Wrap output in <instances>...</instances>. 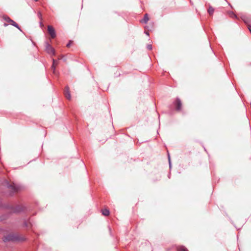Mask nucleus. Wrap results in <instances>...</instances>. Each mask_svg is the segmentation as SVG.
<instances>
[{
  "instance_id": "nucleus-1",
  "label": "nucleus",
  "mask_w": 251,
  "mask_h": 251,
  "mask_svg": "<svg viewBox=\"0 0 251 251\" xmlns=\"http://www.w3.org/2000/svg\"><path fill=\"white\" fill-rule=\"evenodd\" d=\"M25 239L20 237L17 234H9L4 237L3 241H23Z\"/></svg>"
},
{
  "instance_id": "nucleus-2",
  "label": "nucleus",
  "mask_w": 251,
  "mask_h": 251,
  "mask_svg": "<svg viewBox=\"0 0 251 251\" xmlns=\"http://www.w3.org/2000/svg\"><path fill=\"white\" fill-rule=\"evenodd\" d=\"M6 183L8 188L11 191V193L10 194V195H12L16 192H18L20 189V187L15 183H13L12 185H10L8 182Z\"/></svg>"
},
{
  "instance_id": "nucleus-3",
  "label": "nucleus",
  "mask_w": 251,
  "mask_h": 251,
  "mask_svg": "<svg viewBox=\"0 0 251 251\" xmlns=\"http://www.w3.org/2000/svg\"><path fill=\"white\" fill-rule=\"evenodd\" d=\"M2 18L4 20H5L6 22L8 23L10 25H13L14 26L16 27L18 29L21 31L17 23H16L13 20L10 19L9 17H8L7 16H3Z\"/></svg>"
},
{
  "instance_id": "nucleus-4",
  "label": "nucleus",
  "mask_w": 251,
  "mask_h": 251,
  "mask_svg": "<svg viewBox=\"0 0 251 251\" xmlns=\"http://www.w3.org/2000/svg\"><path fill=\"white\" fill-rule=\"evenodd\" d=\"M46 50L50 54L54 55L55 51L53 48L48 43H46Z\"/></svg>"
},
{
  "instance_id": "nucleus-5",
  "label": "nucleus",
  "mask_w": 251,
  "mask_h": 251,
  "mask_svg": "<svg viewBox=\"0 0 251 251\" xmlns=\"http://www.w3.org/2000/svg\"><path fill=\"white\" fill-rule=\"evenodd\" d=\"M174 105L176 107V109L177 110H180L181 108L182 103L180 100L179 98H177L175 101L174 102Z\"/></svg>"
},
{
  "instance_id": "nucleus-6",
  "label": "nucleus",
  "mask_w": 251,
  "mask_h": 251,
  "mask_svg": "<svg viewBox=\"0 0 251 251\" xmlns=\"http://www.w3.org/2000/svg\"><path fill=\"white\" fill-rule=\"evenodd\" d=\"M48 30L51 37L52 38H54L56 36L54 28L51 26L48 25Z\"/></svg>"
},
{
  "instance_id": "nucleus-7",
  "label": "nucleus",
  "mask_w": 251,
  "mask_h": 251,
  "mask_svg": "<svg viewBox=\"0 0 251 251\" xmlns=\"http://www.w3.org/2000/svg\"><path fill=\"white\" fill-rule=\"evenodd\" d=\"M64 95L65 96V97L68 99H71V94L69 92V88L68 86H66L65 87V90H64Z\"/></svg>"
},
{
  "instance_id": "nucleus-8",
  "label": "nucleus",
  "mask_w": 251,
  "mask_h": 251,
  "mask_svg": "<svg viewBox=\"0 0 251 251\" xmlns=\"http://www.w3.org/2000/svg\"><path fill=\"white\" fill-rule=\"evenodd\" d=\"M24 207L21 205H18L13 209V212L15 213L20 212L23 211Z\"/></svg>"
},
{
  "instance_id": "nucleus-9",
  "label": "nucleus",
  "mask_w": 251,
  "mask_h": 251,
  "mask_svg": "<svg viewBox=\"0 0 251 251\" xmlns=\"http://www.w3.org/2000/svg\"><path fill=\"white\" fill-rule=\"evenodd\" d=\"M57 63V61H56L55 59H52V65L51 66V69L53 71V73H54L55 69V65Z\"/></svg>"
},
{
  "instance_id": "nucleus-10",
  "label": "nucleus",
  "mask_w": 251,
  "mask_h": 251,
  "mask_svg": "<svg viewBox=\"0 0 251 251\" xmlns=\"http://www.w3.org/2000/svg\"><path fill=\"white\" fill-rule=\"evenodd\" d=\"M102 214L104 216H108L109 214V211L107 209H104L101 210Z\"/></svg>"
},
{
  "instance_id": "nucleus-11",
  "label": "nucleus",
  "mask_w": 251,
  "mask_h": 251,
  "mask_svg": "<svg viewBox=\"0 0 251 251\" xmlns=\"http://www.w3.org/2000/svg\"><path fill=\"white\" fill-rule=\"evenodd\" d=\"M177 251H188L184 246H179L177 248Z\"/></svg>"
},
{
  "instance_id": "nucleus-12",
  "label": "nucleus",
  "mask_w": 251,
  "mask_h": 251,
  "mask_svg": "<svg viewBox=\"0 0 251 251\" xmlns=\"http://www.w3.org/2000/svg\"><path fill=\"white\" fill-rule=\"evenodd\" d=\"M208 12L209 15H212L214 12V8L212 6H209L208 9Z\"/></svg>"
},
{
  "instance_id": "nucleus-13",
  "label": "nucleus",
  "mask_w": 251,
  "mask_h": 251,
  "mask_svg": "<svg viewBox=\"0 0 251 251\" xmlns=\"http://www.w3.org/2000/svg\"><path fill=\"white\" fill-rule=\"evenodd\" d=\"M149 20V18L148 17V15L147 14H146L144 16V19L143 20V21L145 23H147L148 21Z\"/></svg>"
},
{
  "instance_id": "nucleus-14",
  "label": "nucleus",
  "mask_w": 251,
  "mask_h": 251,
  "mask_svg": "<svg viewBox=\"0 0 251 251\" xmlns=\"http://www.w3.org/2000/svg\"><path fill=\"white\" fill-rule=\"evenodd\" d=\"M229 16L231 17V18H237V16H236V14H235L233 12L231 11V12H229Z\"/></svg>"
},
{
  "instance_id": "nucleus-15",
  "label": "nucleus",
  "mask_w": 251,
  "mask_h": 251,
  "mask_svg": "<svg viewBox=\"0 0 251 251\" xmlns=\"http://www.w3.org/2000/svg\"><path fill=\"white\" fill-rule=\"evenodd\" d=\"M38 17H39V18L40 19L41 21L42 20V14H41V13L40 12H39L38 13ZM40 24L41 26L43 25V24H42V21H40Z\"/></svg>"
},
{
  "instance_id": "nucleus-16",
  "label": "nucleus",
  "mask_w": 251,
  "mask_h": 251,
  "mask_svg": "<svg viewBox=\"0 0 251 251\" xmlns=\"http://www.w3.org/2000/svg\"><path fill=\"white\" fill-rule=\"evenodd\" d=\"M168 160H169V166H170V167H171V164L170 157V155L169 153L168 154Z\"/></svg>"
},
{
  "instance_id": "nucleus-17",
  "label": "nucleus",
  "mask_w": 251,
  "mask_h": 251,
  "mask_svg": "<svg viewBox=\"0 0 251 251\" xmlns=\"http://www.w3.org/2000/svg\"><path fill=\"white\" fill-rule=\"evenodd\" d=\"M147 49L149 50H151L152 49V46L151 45H148L147 46Z\"/></svg>"
},
{
  "instance_id": "nucleus-18",
  "label": "nucleus",
  "mask_w": 251,
  "mask_h": 251,
  "mask_svg": "<svg viewBox=\"0 0 251 251\" xmlns=\"http://www.w3.org/2000/svg\"><path fill=\"white\" fill-rule=\"evenodd\" d=\"M72 42L71 41H70L67 44L66 46L67 47H70L71 45Z\"/></svg>"
},
{
  "instance_id": "nucleus-19",
  "label": "nucleus",
  "mask_w": 251,
  "mask_h": 251,
  "mask_svg": "<svg viewBox=\"0 0 251 251\" xmlns=\"http://www.w3.org/2000/svg\"><path fill=\"white\" fill-rule=\"evenodd\" d=\"M8 25V24H6V23H4V26H7Z\"/></svg>"
},
{
  "instance_id": "nucleus-20",
  "label": "nucleus",
  "mask_w": 251,
  "mask_h": 251,
  "mask_svg": "<svg viewBox=\"0 0 251 251\" xmlns=\"http://www.w3.org/2000/svg\"><path fill=\"white\" fill-rule=\"evenodd\" d=\"M146 34L147 35H149V32H146Z\"/></svg>"
},
{
  "instance_id": "nucleus-21",
  "label": "nucleus",
  "mask_w": 251,
  "mask_h": 251,
  "mask_svg": "<svg viewBox=\"0 0 251 251\" xmlns=\"http://www.w3.org/2000/svg\"><path fill=\"white\" fill-rule=\"evenodd\" d=\"M25 226H27V225L26 223H25Z\"/></svg>"
},
{
  "instance_id": "nucleus-22",
  "label": "nucleus",
  "mask_w": 251,
  "mask_h": 251,
  "mask_svg": "<svg viewBox=\"0 0 251 251\" xmlns=\"http://www.w3.org/2000/svg\"><path fill=\"white\" fill-rule=\"evenodd\" d=\"M35 1H38V0H35Z\"/></svg>"
}]
</instances>
